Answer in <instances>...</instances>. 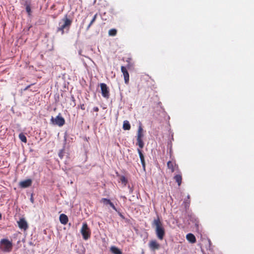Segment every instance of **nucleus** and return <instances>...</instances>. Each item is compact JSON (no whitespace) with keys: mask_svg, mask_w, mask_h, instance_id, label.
Returning <instances> with one entry per match:
<instances>
[{"mask_svg":"<svg viewBox=\"0 0 254 254\" xmlns=\"http://www.w3.org/2000/svg\"><path fill=\"white\" fill-rule=\"evenodd\" d=\"M152 225L155 227V233L158 239L162 240L165 235V230L159 217L154 219Z\"/></svg>","mask_w":254,"mask_h":254,"instance_id":"obj_1","label":"nucleus"},{"mask_svg":"<svg viewBox=\"0 0 254 254\" xmlns=\"http://www.w3.org/2000/svg\"><path fill=\"white\" fill-rule=\"evenodd\" d=\"M72 22V19L66 14L62 19L61 22L59 23V27L58 28L57 31L61 32L62 34H64L65 29L67 31L69 30Z\"/></svg>","mask_w":254,"mask_h":254,"instance_id":"obj_2","label":"nucleus"},{"mask_svg":"<svg viewBox=\"0 0 254 254\" xmlns=\"http://www.w3.org/2000/svg\"><path fill=\"white\" fill-rule=\"evenodd\" d=\"M0 249L3 252H9L12 250V244L7 239H2L0 241Z\"/></svg>","mask_w":254,"mask_h":254,"instance_id":"obj_3","label":"nucleus"},{"mask_svg":"<svg viewBox=\"0 0 254 254\" xmlns=\"http://www.w3.org/2000/svg\"><path fill=\"white\" fill-rule=\"evenodd\" d=\"M143 130L141 126H139L137 133V142L136 145H138L140 148L142 149L144 147V142L142 140L143 137Z\"/></svg>","mask_w":254,"mask_h":254,"instance_id":"obj_4","label":"nucleus"},{"mask_svg":"<svg viewBox=\"0 0 254 254\" xmlns=\"http://www.w3.org/2000/svg\"><path fill=\"white\" fill-rule=\"evenodd\" d=\"M80 232L84 240H87L90 237L91 232L87 223H83Z\"/></svg>","mask_w":254,"mask_h":254,"instance_id":"obj_5","label":"nucleus"},{"mask_svg":"<svg viewBox=\"0 0 254 254\" xmlns=\"http://www.w3.org/2000/svg\"><path fill=\"white\" fill-rule=\"evenodd\" d=\"M51 121L52 123L59 127H62L65 124V120L64 118L61 116L60 114L57 116L56 118L52 117Z\"/></svg>","mask_w":254,"mask_h":254,"instance_id":"obj_6","label":"nucleus"},{"mask_svg":"<svg viewBox=\"0 0 254 254\" xmlns=\"http://www.w3.org/2000/svg\"><path fill=\"white\" fill-rule=\"evenodd\" d=\"M100 86L101 87L102 96L106 99H108L110 97V91L109 87L107 86L106 84L104 83H100Z\"/></svg>","mask_w":254,"mask_h":254,"instance_id":"obj_7","label":"nucleus"},{"mask_svg":"<svg viewBox=\"0 0 254 254\" xmlns=\"http://www.w3.org/2000/svg\"><path fill=\"white\" fill-rule=\"evenodd\" d=\"M148 246L152 251L158 250L160 248V245L155 240H151L148 243Z\"/></svg>","mask_w":254,"mask_h":254,"instance_id":"obj_8","label":"nucleus"},{"mask_svg":"<svg viewBox=\"0 0 254 254\" xmlns=\"http://www.w3.org/2000/svg\"><path fill=\"white\" fill-rule=\"evenodd\" d=\"M17 223L20 229L24 230H26L28 229V224L24 218H20L19 220L17 221Z\"/></svg>","mask_w":254,"mask_h":254,"instance_id":"obj_9","label":"nucleus"},{"mask_svg":"<svg viewBox=\"0 0 254 254\" xmlns=\"http://www.w3.org/2000/svg\"><path fill=\"white\" fill-rule=\"evenodd\" d=\"M32 181L30 179H28L19 183V186L21 188H26L31 186Z\"/></svg>","mask_w":254,"mask_h":254,"instance_id":"obj_10","label":"nucleus"},{"mask_svg":"<svg viewBox=\"0 0 254 254\" xmlns=\"http://www.w3.org/2000/svg\"><path fill=\"white\" fill-rule=\"evenodd\" d=\"M121 71L124 75L125 82L126 84H127L129 82V76L127 69L126 67L124 66H121Z\"/></svg>","mask_w":254,"mask_h":254,"instance_id":"obj_11","label":"nucleus"},{"mask_svg":"<svg viewBox=\"0 0 254 254\" xmlns=\"http://www.w3.org/2000/svg\"><path fill=\"white\" fill-rule=\"evenodd\" d=\"M167 167L171 170V173H173L176 169L178 168V166L175 161H169L167 162Z\"/></svg>","mask_w":254,"mask_h":254,"instance_id":"obj_12","label":"nucleus"},{"mask_svg":"<svg viewBox=\"0 0 254 254\" xmlns=\"http://www.w3.org/2000/svg\"><path fill=\"white\" fill-rule=\"evenodd\" d=\"M60 221L62 224L65 225L67 223L68 219L65 214H62L60 216Z\"/></svg>","mask_w":254,"mask_h":254,"instance_id":"obj_13","label":"nucleus"},{"mask_svg":"<svg viewBox=\"0 0 254 254\" xmlns=\"http://www.w3.org/2000/svg\"><path fill=\"white\" fill-rule=\"evenodd\" d=\"M186 238L187 240L191 243H194L196 242V239L194 235L191 233L187 234Z\"/></svg>","mask_w":254,"mask_h":254,"instance_id":"obj_14","label":"nucleus"},{"mask_svg":"<svg viewBox=\"0 0 254 254\" xmlns=\"http://www.w3.org/2000/svg\"><path fill=\"white\" fill-rule=\"evenodd\" d=\"M140 149L141 148L137 149V152L139 154V157H140V159L141 160L142 165L143 167L144 168L145 166L144 157L143 154H142V151Z\"/></svg>","mask_w":254,"mask_h":254,"instance_id":"obj_15","label":"nucleus"},{"mask_svg":"<svg viewBox=\"0 0 254 254\" xmlns=\"http://www.w3.org/2000/svg\"><path fill=\"white\" fill-rule=\"evenodd\" d=\"M110 251L113 254H123L122 252L117 247L112 246L110 248Z\"/></svg>","mask_w":254,"mask_h":254,"instance_id":"obj_16","label":"nucleus"},{"mask_svg":"<svg viewBox=\"0 0 254 254\" xmlns=\"http://www.w3.org/2000/svg\"><path fill=\"white\" fill-rule=\"evenodd\" d=\"M174 180L177 183L179 186H180L182 181V176L181 174L176 175L174 177Z\"/></svg>","mask_w":254,"mask_h":254,"instance_id":"obj_17","label":"nucleus"},{"mask_svg":"<svg viewBox=\"0 0 254 254\" xmlns=\"http://www.w3.org/2000/svg\"><path fill=\"white\" fill-rule=\"evenodd\" d=\"M123 128L124 130H129L130 129V125L128 121L124 122Z\"/></svg>","mask_w":254,"mask_h":254,"instance_id":"obj_18","label":"nucleus"},{"mask_svg":"<svg viewBox=\"0 0 254 254\" xmlns=\"http://www.w3.org/2000/svg\"><path fill=\"white\" fill-rule=\"evenodd\" d=\"M19 138L22 142H24V143L27 142V138H26V136L23 133H20L19 134Z\"/></svg>","mask_w":254,"mask_h":254,"instance_id":"obj_19","label":"nucleus"},{"mask_svg":"<svg viewBox=\"0 0 254 254\" xmlns=\"http://www.w3.org/2000/svg\"><path fill=\"white\" fill-rule=\"evenodd\" d=\"M117 30L116 29H111L109 31L108 34L111 36H115L117 35Z\"/></svg>","mask_w":254,"mask_h":254,"instance_id":"obj_20","label":"nucleus"},{"mask_svg":"<svg viewBox=\"0 0 254 254\" xmlns=\"http://www.w3.org/2000/svg\"><path fill=\"white\" fill-rule=\"evenodd\" d=\"M97 14H96L94 15V16H93L92 19L91 20V21H90V23L89 24V25H88L87 27V30H88L89 29V28L90 27V26L93 24V23L95 22V21L96 20V18H97Z\"/></svg>","mask_w":254,"mask_h":254,"instance_id":"obj_21","label":"nucleus"},{"mask_svg":"<svg viewBox=\"0 0 254 254\" xmlns=\"http://www.w3.org/2000/svg\"><path fill=\"white\" fill-rule=\"evenodd\" d=\"M101 202L105 205H109L111 201L108 198H103L101 199Z\"/></svg>","mask_w":254,"mask_h":254,"instance_id":"obj_22","label":"nucleus"},{"mask_svg":"<svg viewBox=\"0 0 254 254\" xmlns=\"http://www.w3.org/2000/svg\"><path fill=\"white\" fill-rule=\"evenodd\" d=\"M120 181H121V182L122 183L124 184V185L125 186L127 183V179L125 176H122L120 177Z\"/></svg>","mask_w":254,"mask_h":254,"instance_id":"obj_23","label":"nucleus"},{"mask_svg":"<svg viewBox=\"0 0 254 254\" xmlns=\"http://www.w3.org/2000/svg\"><path fill=\"white\" fill-rule=\"evenodd\" d=\"M59 156L60 157V158L62 159L64 157V151L63 150H61L60 152H59Z\"/></svg>","mask_w":254,"mask_h":254,"instance_id":"obj_24","label":"nucleus"},{"mask_svg":"<svg viewBox=\"0 0 254 254\" xmlns=\"http://www.w3.org/2000/svg\"><path fill=\"white\" fill-rule=\"evenodd\" d=\"M26 11L27 12V13H28L29 14H30V12H31V8H30V7L29 5H27V6L26 7Z\"/></svg>","mask_w":254,"mask_h":254,"instance_id":"obj_25","label":"nucleus"},{"mask_svg":"<svg viewBox=\"0 0 254 254\" xmlns=\"http://www.w3.org/2000/svg\"><path fill=\"white\" fill-rule=\"evenodd\" d=\"M114 210H115V211H117V208L116 207H115V206L114 205V204L112 202H111L109 204Z\"/></svg>","mask_w":254,"mask_h":254,"instance_id":"obj_26","label":"nucleus"},{"mask_svg":"<svg viewBox=\"0 0 254 254\" xmlns=\"http://www.w3.org/2000/svg\"><path fill=\"white\" fill-rule=\"evenodd\" d=\"M80 108L82 110H85V105L84 104H80Z\"/></svg>","mask_w":254,"mask_h":254,"instance_id":"obj_27","label":"nucleus"},{"mask_svg":"<svg viewBox=\"0 0 254 254\" xmlns=\"http://www.w3.org/2000/svg\"><path fill=\"white\" fill-rule=\"evenodd\" d=\"M93 110L94 111L96 112L99 111V108H98V107H94Z\"/></svg>","mask_w":254,"mask_h":254,"instance_id":"obj_28","label":"nucleus"},{"mask_svg":"<svg viewBox=\"0 0 254 254\" xmlns=\"http://www.w3.org/2000/svg\"><path fill=\"white\" fill-rule=\"evenodd\" d=\"M32 85V84H31V85H28L27 86H26V87L23 89V90H24V91H26V90H28V89L31 87V86Z\"/></svg>","mask_w":254,"mask_h":254,"instance_id":"obj_29","label":"nucleus"},{"mask_svg":"<svg viewBox=\"0 0 254 254\" xmlns=\"http://www.w3.org/2000/svg\"><path fill=\"white\" fill-rule=\"evenodd\" d=\"M71 99H72V101H73V102H74L73 106H75V99H74V97H73V96H72Z\"/></svg>","mask_w":254,"mask_h":254,"instance_id":"obj_30","label":"nucleus"},{"mask_svg":"<svg viewBox=\"0 0 254 254\" xmlns=\"http://www.w3.org/2000/svg\"><path fill=\"white\" fill-rule=\"evenodd\" d=\"M1 217H2L1 214L0 213V220L1 219Z\"/></svg>","mask_w":254,"mask_h":254,"instance_id":"obj_31","label":"nucleus"}]
</instances>
